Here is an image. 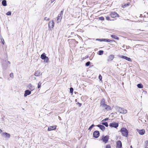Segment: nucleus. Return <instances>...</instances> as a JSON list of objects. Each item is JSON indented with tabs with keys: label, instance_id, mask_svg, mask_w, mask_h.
<instances>
[{
	"label": "nucleus",
	"instance_id": "1",
	"mask_svg": "<svg viewBox=\"0 0 148 148\" xmlns=\"http://www.w3.org/2000/svg\"><path fill=\"white\" fill-rule=\"evenodd\" d=\"M121 131L123 135L125 137H127L128 135V132L127 130L125 128H122Z\"/></svg>",
	"mask_w": 148,
	"mask_h": 148
},
{
	"label": "nucleus",
	"instance_id": "2",
	"mask_svg": "<svg viewBox=\"0 0 148 148\" xmlns=\"http://www.w3.org/2000/svg\"><path fill=\"white\" fill-rule=\"evenodd\" d=\"M118 110L120 113L126 114L127 112V110L124 108L119 107L118 108Z\"/></svg>",
	"mask_w": 148,
	"mask_h": 148
},
{
	"label": "nucleus",
	"instance_id": "3",
	"mask_svg": "<svg viewBox=\"0 0 148 148\" xmlns=\"http://www.w3.org/2000/svg\"><path fill=\"white\" fill-rule=\"evenodd\" d=\"M119 126V124L118 123L113 122L110 123L109 124V126L110 127H114L115 128Z\"/></svg>",
	"mask_w": 148,
	"mask_h": 148
},
{
	"label": "nucleus",
	"instance_id": "4",
	"mask_svg": "<svg viewBox=\"0 0 148 148\" xmlns=\"http://www.w3.org/2000/svg\"><path fill=\"white\" fill-rule=\"evenodd\" d=\"M109 139V136H106L103 137L101 139V140H102L105 143H106Z\"/></svg>",
	"mask_w": 148,
	"mask_h": 148
},
{
	"label": "nucleus",
	"instance_id": "5",
	"mask_svg": "<svg viewBox=\"0 0 148 148\" xmlns=\"http://www.w3.org/2000/svg\"><path fill=\"white\" fill-rule=\"evenodd\" d=\"M54 23L53 20L49 22L48 23L49 28L50 29L53 28L54 26Z\"/></svg>",
	"mask_w": 148,
	"mask_h": 148
},
{
	"label": "nucleus",
	"instance_id": "6",
	"mask_svg": "<svg viewBox=\"0 0 148 148\" xmlns=\"http://www.w3.org/2000/svg\"><path fill=\"white\" fill-rule=\"evenodd\" d=\"M99 135V133L98 131H96L94 132L93 133V136L95 138H98Z\"/></svg>",
	"mask_w": 148,
	"mask_h": 148
},
{
	"label": "nucleus",
	"instance_id": "7",
	"mask_svg": "<svg viewBox=\"0 0 148 148\" xmlns=\"http://www.w3.org/2000/svg\"><path fill=\"white\" fill-rule=\"evenodd\" d=\"M110 16L112 18H115L116 17H119V15L116 12H112L110 14Z\"/></svg>",
	"mask_w": 148,
	"mask_h": 148
},
{
	"label": "nucleus",
	"instance_id": "8",
	"mask_svg": "<svg viewBox=\"0 0 148 148\" xmlns=\"http://www.w3.org/2000/svg\"><path fill=\"white\" fill-rule=\"evenodd\" d=\"M137 130L139 134L141 135H143L145 132V131L144 129L141 130L137 129Z\"/></svg>",
	"mask_w": 148,
	"mask_h": 148
},
{
	"label": "nucleus",
	"instance_id": "9",
	"mask_svg": "<svg viewBox=\"0 0 148 148\" xmlns=\"http://www.w3.org/2000/svg\"><path fill=\"white\" fill-rule=\"evenodd\" d=\"M116 148H122V143L120 141H118L117 142Z\"/></svg>",
	"mask_w": 148,
	"mask_h": 148
},
{
	"label": "nucleus",
	"instance_id": "10",
	"mask_svg": "<svg viewBox=\"0 0 148 148\" xmlns=\"http://www.w3.org/2000/svg\"><path fill=\"white\" fill-rule=\"evenodd\" d=\"M120 57L121 58L124 59L129 61L132 62V61L131 59L130 58H128L127 57L124 56H120Z\"/></svg>",
	"mask_w": 148,
	"mask_h": 148
},
{
	"label": "nucleus",
	"instance_id": "11",
	"mask_svg": "<svg viewBox=\"0 0 148 148\" xmlns=\"http://www.w3.org/2000/svg\"><path fill=\"white\" fill-rule=\"evenodd\" d=\"M56 126H50L48 127V130L49 131L55 130L56 129Z\"/></svg>",
	"mask_w": 148,
	"mask_h": 148
},
{
	"label": "nucleus",
	"instance_id": "12",
	"mask_svg": "<svg viewBox=\"0 0 148 148\" xmlns=\"http://www.w3.org/2000/svg\"><path fill=\"white\" fill-rule=\"evenodd\" d=\"M114 58V55H110L108 58V62L112 60Z\"/></svg>",
	"mask_w": 148,
	"mask_h": 148
},
{
	"label": "nucleus",
	"instance_id": "13",
	"mask_svg": "<svg viewBox=\"0 0 148 148\" xmlns=\"http://www.w3.org/2000/svg\"><path fill=\"white\" fill-rule=\"evenodd\" d=\"M105 100L104 99H102L101 101L100 106L103 108L106 104H105Z\"/></svg>",
	"mask_w": 148,
	"mask_h": 148
},
{
	"label": "nucleus",
	"instance_id": "14",
	"mask_svg": "<svg viewBox=\"0 0 148 148\" xmlns=\"http://www.w3.org/2000/svg\"><path fill=\"white\" fill-rule=\"evenodd\" d=\"M31 93V92L28 90H26L25 92V93L24 95V97H26L27 95L30 94Z\"/></svg>",
	"mask_w": 148,
	"mask_h": 148
},
{
	"label": "nucleus",
	"instance_id": "15",
	"mask_svg": "<svg viewBox=\"0 0 148 148\" xmlns=\"http://www.w3.org/2000/svg\"><path fill=\"white\" fill-rule=\"evenodd\" d=\"M62 15H61V14H58L57 20V22L58 23L60 22L61 21V19L62 18Z\"/></svg>",
	"mask_w": 148,
	"mask_h": 148
},
{
	"label": "nucleus",
	"instance_id": "16",
	"mask_svg": "<svg viewBox=\"0 0 148 148\" xmlns=\"http://www.w3.org/2000/svg\"><path fill=\"white\" fill-rule=\"evenodd\" d=\"M28 87L31 91L33 90L34 89V87L31 84H30L28 85Z\"/></svg>",
	"mask_w": 148,
	"mask_h": 148
},
{
	"label": "nucleus",
	"instance_id": "17",
	"mask_svg": "<svg viewBox=\"0 0 148 148\" xmlns=\"http://www.w3.org/2000/svg\"><path fill=\"white\" fill-rule=\"evenodd\" d=\"M2 135L3 136H4L5 138H10V134L6 132L3 133Z\"/></svg>",
	"mask_w": 148,
	"mask_h": 148
},
{
	"label": "nucleus",
	"instance_id": "18",
	"mask_svg": "<svg viewBox=\"0 0 148 148\" xmlns=\"http://www.w3.org/2000/svg\"><path fill=\"white\" fill-rule=\"evenodd\" d=\"M97 126L103 131L105 129V127L103 125H99Z\"/></svg>",
	"mask_w": 148,
	"mask_h": 148
},
{
	"label": "nucleus",
	"instance_id": "19",
	"mask_svg": "<svg viewBox=\"0 0 148 148\" xmlns=\"http://www.w3.org/2000/svg\"><path fill=\"white\" fill-rule=\"evenodd\" d=\"M102 108H105V109L107 110H109L110 109L111 107L110 106L106 104Z\"/></svg>",
	"mask_w": 148,
	"mask_h": 148
},
{
	"label": "nucleus",
	"instance_id": "20",
	"mask_svg": "<svg viewBox=\"0 0 148 148\" xmlns=\"http://www.w3.org/2000/svg\"><path fill=\"white\" fill-rule=\"evenodd\" d=\"M40 75V72L38 71H36L34 73V75L36 76H38Z\"/></svg>",
	"mask_w": 148,
	"mask_h": 148
},
{
	"label": "nucleus",
	"instance_id": "21",
	"mask_svg": "<svg viewBox=\"0 0 148 148\" xmlns=\"http://www.w3.org/2000/svg\"><path fill=\"white\" fill-rule=\"evenodd\" d=\"M111 37L113 38L116 39L117 40H119V38H118L116 35H111Z\"/></svg>",
	"mask_w": 148,
	"mask_h": 148
},
{
	"label": "nucleus",
	"instance_id": "22",
	"mask_svg": "<svg viewBox=\"0 0 148 148\" xmlns=\"http://www.w3.org/2000/svg\"><path fill=\"white\" fill-rule=\"evenodd\" d=\"M46 57V56H45V53H43L41 55L40 57L42 59L44 60L45 59Z\"/></svg>",
	"mask_w": 148,
	"mask_h": 148
},
{
	"label": "nucleus",
	"instance_id": "23",
	"mask_svg": "<svg viewBox=\"0 0 148 148\" xmlns=\"http://www.w3.org/2000/svg\"><path fill=\"white\" fill-rule=\"evenodd\" d=\"M2 4L4 6H6L7 5L6 1L5 0H3L2 1Z\"/></svg>",
	"mask_w": 148,
	"mask_h": 148
},
{
	"label": "nucleus",
	"instance_id": "24",
	"mask_svg": "<svg viewBox=\"0 0 148 148\" xmlns=\"http://www.w3.org/2000/svg\"><path fill=\"white\" fill-rule=\"evenodd\" d=\"M137 86L139 88H142L143 87V86L142 84H138L137 85Z\"/></svg>",
	"mask_w": 148,
	"mask_h": 148
},
{
	"label": "nucleus",
	"instance_id": "25",
	"mask_svg": "<svg viewBox=\"0 0 148 148\" xmlns=\"http://www.w3.org/2000/svg\"><path fill=\"white\" fill-rule=\"evenodd\" d=\"M102 125H105L106 127H108V124L107 122H102Z\"/></svg>",
	"mask_w": 148,
	"mask_h": 148
},
{
	"label": "nucleus",
	"instance_id": "26",
	"mask_svg": "<svg viewBox=\"0 0 148 148\" xmlns=\"http://www.w3.org/2000/svg\"><path fill=\"white\" fill-rule=\"evenodd\" d=\"M98 54L99 55H101L103 54V51L102 50H100L98 52Z\"/></svg>",
	"mask_w": 148,
	"mask_h": 148
},
{
	"label": "nucleus",
	"instance_id": "27",
	"mask_svg": "<svg viewBox=\"0 0 148 148\" xmlns=\"http://www.w3.org/2000/svg\"><path fill=\"white\" fill-rule=\"evenodd\" d=\"M111 40L108 39H105L103 40V41H106L108 42H110Z\"/></svg>",
	"mask_w": 148,
	"mask_h": 148
},
{
	"label": "nucleus",
	"instance_id": "28",
	"mask_svg": "<svg viewBox=\"0 0 148 148\" xmlns=\"http://www.w3.org/2000/svg\"><path fill=\"white\" fill-rule=\"evenodd\" d=\"M44 60L45 61V62H46L47 63L48 62V61L49 60V58L47 57L46 56V58H45V59H44Z\"/></svg>",
	"mask_w": 148,
	"mask_h": 148
},
{
	"label": "nucleus",
	"instance_id": "29",
	"mask_svg": "<svg viewBox=\"0 0 148 148\" xmlns=\"http://www.w3.org/2000/svg\"><path fill=\"white\" fill-rule=\"evenodd\" d=\"M94 124L92 125H91L89 128L88 130L90 131L92 128L94 127Z\"/></svg>",
	"mask_w": 148,
	"mask_h": 148
},
{
	"label": "nucleus",
	"instance_id": "30",
	"mask_svg": "<svg viewBox=\"0 0 148 148\" xmlns=\"http://www.w3.org/2000/svg\"><path fill=\"white\" fill-rule=\"evenodd\" d=\"M41 83L40 82H39L38 84V88H40V87H41Z\"/></svg>",
	"mask_w": 148,
	"mask_h": 148
},
{
	"label": "nucleus",
	"instance_id": "31",
	"mask_svg": "<svg viewBox=\"0 0 148 148\" xmlns=\"http://www.w3.org/2000/svg\"><path fill=\"white\" fill-rule=\"evenodd\" d=\"M129 5L128 4H124V5H122V7L123 8H125V7H127Z\"/></svg>",
	"mask_w": 148,
	"mask_h": 148
},
{
	"label": "nucleus",
	"instance_id": "32",
	"mask_svg": "<svg viewBox=\"0 0 148 148\" xmlns=\"http://www.w3.org/2000/svg\"><path fill=\"white\" fill-rule=\"evenodd\" d=\"M104 39H96V40H99L100 42H101V41H103V40Z\"/></svg>",
	"mask_w": 148,
	"mask_h": 148
},
{
	"label": "nucleus",
	"instance_id": "33",
	"mask_svg": "<svg viewBox=\"0 0 148 148\" xmlns=\"http://www.w3.org/2000/svg\"><path fill=\"white\" fill-rule=\"evenodd\" d=\"M6 14L7 15H10L11 14V12L10 11H9L6 13Z\"/></svg>",
	"mask_w": 148,
	"mask_h": 148
},
{
	"label": "nucleus",
	"instance_id": "34",
	"mask_svg": "<svg viewBox=\"0 0 148 148\" xmlns=\"http://www.w3.org/2000/svg\"><path fill=\"white\" fill-rule=\"evenodd\" d=\"M70 92L71 93H72L73 92V89L72 88H71L70 89Z\"/></svg>",
	"mask_w": 148,
	"mask_h": 148
},
{
	"label": "nucleus",
	"instance_id": "35",
	"mask_svg": "<svg viewBox=\"0 0 148 148\" xmlns=\"http://www.w3.org/2000/svg\"><path fill=\"white\" fill-rule=\"evenodd\" d=\"M90 62H87L86 64V66H88L90 64Z\"/></svg>",
	"mask_w": 148,
	"mask_h": 148
},
{
	"label": "nucleus",
	"instance_id": "36",
	"mask_svg": "<svg viewBox=\"0 0 148 148\" xmlns=\"http://www.w3.org/2000/svg\"><path fill=\"white\" fill-rule=\"evenodd\" d=\"M1 41L2 42V43L3 44H4V40H3V39L2 38H1Z\"/></svg>",
	"mask_w": 148,
	"mask_h": 148
},
{
	"label": "nucleus",
	"instance_id": "37",
	"mask_svg": "<svg viewBox=\"0 0 148 148\" xmlns=\"http://www.w3.org/2000/svg\"><path fill=\"white\" fill-rule=\"evenodd\" d=\"M10 76L13 78L14 77V75H13V74L12 73H11L10 75Z\"/></svg>",
	"mask_w": 148,
	"mask_h": 148
},
{
	"label": "nucleus",
	"instance_id": "38",
	"mask_svg": "<svg viewBox=\"0 0 148 148\" xmlns=\"http://www.w3.org/2000/svg\"><path fill=\"white\" fill-rule=\"evenodd\" d=\"M99 79H100V80H101L102 79V77L101 75H99Z\"/></svg>",
	"mask_w": 148,
	"mask_h": 148
},
{
	"label": "nucleus",
	"instance_id": "39",
	"mask_svg": "<svg viewBox=\"0 0 148 148\" xmlns=\"http://www.w3.org/2000/svg\"><path fill=\"white\" fill-rule=\"evenodd\" d=\"M105 148H111V147L110 145H107L106 146Z\"/></svg>",
	"mask_w": 148,
	"mask_h": 148
},
{
	"label": "nucleus",
	"instance_id": "40",
	"mask_svg": "<svg viewBox=\"0 0 148 148\" xmlns=\"http://www.w3.org/2000/svg\"><path fill=\"white\" fill-rule=\"evenodd\" d=\"M44 20L45 21H49V19L47 17H45L44 18Z\"/></svg>",
	"mask_w": 148,
	"mask_h": 148
},
{
	"label": "nucleus",
	"instance_id": "41",
	"mask_svg": "<svg viewBox=\"0 0 148 148\" xmlns=\"http://www.w3.org/2000/svg\"><path fill=\"white\" fill-rule=\"evenodd\" d=\"M108 118H106L104 119H103L102 121V122H104L105 121H106V120H108Z\"/></svg>",
	"mask_w": 148,
	"mask_h": 148
},
{
	"label": "nucleus",
	"instance_id": "42",
	"mask_svg": "<svg viewBox=\"0 0 148 148\" xmlns=\"http://www.w3.org/2000/svg\"><path fill=\"white\" fill-rule=\"evenodd\" d=\"M100 19L101 20H104V18L103 17H100Z\"/></svg>",
	"mask_w": 148,
	"mask_h": 148
},
{
	"label": "nucleus",
	"instance_id": "43",
	"mask_svg": "<svg viewBox=\"0 0 148 148\" xmlns=\"http://www.w3.org/2000/svg\"><path fill=\"white\" fill-rule=\"evenodd\" d=\"M63 12V11L62 10V11H61V12H60V14H61V15H62Z\"/></svg>",
	"mask_w": 148,
	"mask_h": 148
},
{
	"label": "nucleus",
	"instance_id": "44",
	"mask_svg": "<svg viewBox=\"0 0 148 148\" xmlns=\"http://www.w3.org/2000/svg\"><path fill=\"white\" fill-rule=\"evenodd\" d=\"M106 20H109L110 19V17H106Z\"/></svg>",
	"mask_w": 148,
	"mask_h": 148
},
{
	"label": "nucleus",
	"instance_id": "45",
	"mask_svg": "<svg viewBox=\"0 0 148 148\" xmlns=\"http://www.w3.org/2000/svg\"><path fill=\"white\" fill-rule=\"evenodd\" d=\"M2 132V131L0 129V133H1Z\"/></svg>",
	"mask_w": 148,
	"mask_h": 148
},
{
	"label": "nucleus",
	"instance_id": "46",
	"mask_svg": "<svg viewBox=\"0 0 148 148\" xmlns=\"http://www.w3.org/2000/svg\"><path fill=\"white\" fill-rule=\"evenodd\" d=\"M81 106V103H79V106Z\"/></svg>",
	"mask_w": 148,
	"mask_h": 148
},
{
	"label": "nucleus",
	"instance_id": "47",
	"mask_svg": "<svg viewBox=\"0 0 148 148\" xmlns=\"http://www.w3.org/2000/svg\"><path fill=\"white\" fill-rule=\"evenodd\" d=\"M130 148H133L132 147V146L131 145V146H130Z\"/></svg>",
	"mask_w": 148,
	"mask_h": 148
},
{
	"label": "nucleus",
	"instance_id": "48",
	"mask_svg": "<svg viewBox=\"0 0 148 148\" xmlns=\"http://www.w3.org/2000/svg\"><path fill=\"white\" fill-rule=\"evenodd\" d=\"M142 16V14H140V17H141Z\"/></svg>",
	"mask_w": 148,
	"mask_h": 148
},
{
	"label": "nucleus",
	"instance_id": "49",
	"mask_svg": "<svg viewBox=\"0 0 148 148\" xmlns=\"http://www.w3.org/2000/svg\"><path fill=\"white\" fill-rule=\"evenodd\" d=\"M8 63H9V64H10V62L9 61H8Z\"/></svg>",
	"mask_w": 148,
	"mask_h": 148
}]
</instances>
